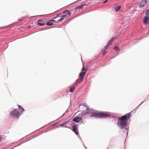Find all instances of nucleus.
Listing matches in <instances>:
<instances>
[{"label":"nucleus","mask_w":149,"mask_h":149,"mask_svg":"<svg viewBox=\"0 0 149 149\" xmlns=\"http://www.w3.org/2000/svg\"><path fill=\"white\" fill-rule=\"evenodd\" d=\"M85 75V72H81L79 74V78L74 84V85L77 86L78 84H80L83 81L84 77Z\"/></svg>","instance_id":"nucleus-4"},{"label":"nucleus","mask_w":149,"mask_h":149,"mask_svg":"<svg viewBox=\"0 0 149 149\" xmlns=\"http://www.w3.org/2000/svg\"><path fill=\"white\" fill-rule=\"evenodd\" d=\"M2 137L0 136V142L1 141V140H2Z\"/></svg>","instance_id":"nucleus-24"},{"label":"nucleus","mask_w":149,"mask_h":149,"mask_svg":"<svg viewBox=\"0 0 149 149\" xmlns=\"http://www.w3.org/2000/svg\"><path fill=\"white\" fill-rule=\"evenodd\" d=\"M131 116V113L118 118V125L121 129L124 128L127 125V121Z\"/></svg>","instance_id":"nucleus-2"},{"label":"nucleus","mask_w":149,"mask_h":149,"mask_svg":"<svg viewBox=\"0 0 149 149\" xmlns=\"http://www.w3.org/2000/svg\"><path fill=\"white\" fill-rule=\"evenodd\" d=\"M75 89V86L74 85L70 87L69 91L71 92H73Z\"/></svg>","instance_id":"nucleus-12"},{"label":"nucleus","mask_w":149,"mask_h":149,"mask_svg":"<svg viewBox=\"0 0 149 149\" xmlns=\"http://www.w3.org/2000/svg\"><path fill=\"white\" fill-rule=\"evenodd\" d=\"M147 0H142L139 3V7L140 8H142L145 6V4H146Z\"/></svg>","instance_id":"nucleus-6"},{"label":"nucleus","mask_w":149,"mask_h":149,"mask_svg":"<svg viewBox=\"0 0 149 149\" xmlns=\"http://www.w3.org/2000/svg\"><path fill=\"white\" fill-rule=\"evenodd\" d=\"M81 71H82L81 72H85V74H86L87 71V69L85 68V67L84 65L81 69Z\"/></svg>","instance_id":"nucleus-14"},{"label":"nucleus","mask_w":149,"mask_h":149,"mask_svg":"<svg viewBox=\"0 0 149 149\" xmlns=\"http://www.w3.org/2000/svg\"><path fill=\"white\" fill-rule=\"evenodd\" d=\"M109 46V45H108V44H107V45H106V46L104 47V48H103V49H107V48H108V46Z\"/></svg>","instance_id":"nucleus-22"},{"label":"nucleus","mask_w":149,"mask_h":149,"mask_svg":"<svg viewBox=\"0 0 149 149\" xmlns=\"http://www.w3.org/2000/svg\"><path fill=\"white\" fill-rule=\"evenodd\" d=\"M10 115L12 117L18 118L19 116V114L16 109H15L11 113Z\"/></svg>","instance_id":"nucleus-5"},{"label":"nucleus","mask_w":149,"mask_h":149,"mask_svg":"<svg viewBox=\"0 0 149 149\" xmlns=\"http://www.w3.org/2000/svg\"><path fill=\"white\" fill-rule=\"evenodd\" d=\"M78 125H73L72 126V130L77 135H78L79 134V132L78 131V127H77Z\"/></svg>","instance_id":"nucleus-7"},{"label":"nucleus","mask_w":149,"mask_h":149,"mask_svg":"<svg viewBox=\"0 0 149 149\" xmlns=\"http://www.w3.org/2000/svg\"><path fill=\"white\" fill-rule=\"evenodd\" d=\"M85 2L86 3H85L84 4H82L80 6H77L75 8L76 10H77V9H79L82 8L83 7V6H85L87 3V1H85Z\"/></svg>","instance_id":"nucleus-10"},{"label":"nucleus","mask_w":149,"mask_h":149,"mask_svg":"<svg viewBox=\"0 0 149 149\" xmlns=\"http://www.w3.org/2000/svg\"><path fill=\"white\" fill-rule=\"evenodd\" d=\"M80 111H82L83 115L89 114L91 113L92 114L90 115L91 117H94L97 118H105L110 116L109 114L103 112H93L94 110L90 109L89 106L86 105L85 104L79 106Z\"/></svg>","instance_id":"nucleus-1"},{"label":"nucleus","mask_w":149,"mask_h":149,"mask_svg":"<svg viewBox=\"0 0 149 149\" xmlns=\"http://www.w3.org/2000/svg\"><path fill=\"white\" fill-rule=\"evenodd\" d=\"M116 38V37H113L110 40H111V41L113 42L115 39Z\"/></svg>","instance_id":"nucleus-23"},{"label":"nucleus","mask_w":149,"mask_h":149,"mask_svg":"<svg viewBox=\"0 0 149 149\" xmlns=\"http://www.w3.org/2000/svg\"><path fill=\"white\" fill-rule=\"evenodd\" d=\"M106 50V49H102V51H101V52L102 53V55H104L106 53V52L105 51Z\"/></svg>","instance_id":"nucleus-15"},{"label":"nucleus","mask_w":149,"mask_h":149,"mask_svg":"<svg viewBox=\"0 0 149 149\" xmlns=\"http://www.w3.org/2000/svg\"><path fill=\"white\" fill-rule=\"evenodd\" d=\"M146 14L147 16L149 15V8L147 10L146 12Z\"/></svg>","instance_id":"nucleus-20"},{"label":"nucleus","mask_w":149,"mask_h":149,"mask_svg":"<svg viewBox=\"0 0 149 149\" xmlns=\"http://www.w3.org/2000/svg\"><path fill=\"white\" fill-rule=\"evenodd\" d=\"M107 1V0H106V1H104V3H106Z\"/></svg>","instance_id":"nucleus-25"},{"label":"nucleus","mask_w":149,"mask_h":149,"mask_svg":"<svg viewBox=\"0 0 149 149\" xmlns=\"http://www.w3.org/2000/svg\"><path fill=\"white\" fill-rule=\"evenodd\" d=\"M63 13L64 15L61 17V18L58 19V22H61L63 20L64 18H67L70 17V11L68 10H66L63 12Z\"/></svg>","instance_id":"nucleus-3"},{"label":"nucleus","mask_w":149,"mask_h":149,"mask_svg":"<svg viewBox=\"0 0 149 149\" xmlns=\"http://www.w3.org/2000/svg\"><path fill=\"white\" fill-rule=\"evenodd\" d=\"M112 42L111 41V40H109L108 42L107 43V44L109 45H111L112 44Z\"/></svg>","instance_id":"nucleus-21"},{"label":"nucleus","mask_w":149,"mask_h":149,"mask_svg":"<svg viewBox=\"0 0 149 149\" xmlns=\"http://www.w3.org/2000/svg\"><path fill=\"white\" fill-rule=\"evenodd\" d=\"M68 123V121L66 122L63 124H60L59 126L61 127H68L66 125Z\"/></svg>","instance_id":"nucleus-11"},{"label":"nucleus","mask_w":149,"mask_h":149,"mask_svg":"<svg viewBox=\"0 0 149 149\" xmlns=\"http://www.w3.org/2000/svg\"><path fill=\"white\" fill-rule=\"evenodd\" d=\"M42 21L41 20H39L37 22V24L40 26H42L43 25H44L45 24L43 23H41L40 22Z\"/></svg>","instance_id":"nucleus-13"},{"label":"nucleus","mask_w":149,"mask_h":149,"mask_svg":"<svg viewBox=\"0 0 149 149\" xmlns=\"http://www.w3.org/2000/svg\"><path fill=\"white\" fill-rule=\"evenodd\" d=\"M19 109L22 112H23L24 111V109L20 105H18Z\"/></svg>","instance_id":"nucleus-17"},{"label":"nucleus","mask_w":149,"mask_h":149,"mask_svg":"<svg viewBox=\"0 0 149 149\" xmlns=\"http://www.w3.org/2000/svg\"><path fill=\"white\" fill-rule=\"evenodd\" d=\"M82 119L81 117L76 116L73 119V120L76 122L78 123Z\"/></svg>","instance_id":"nucleus-8"},{"label":"nucleus","mask_w":149,"mask_h":149,"mask_svg":"<svg viewBox=\"0 0 149 149\" xmlns=\"http://www.w3.org/2000/svg\"><path fill=\"white\" fill-rule=\"evenodd\" d=\"M53 24V23L50 22H48L46 23V24L47 25H52Z\"/></svg>","instance_id":"nucleus-19"},{"label":"nucleus","mask_w":149,"mask_h":149,"mask_svg":"<svg viewBox=\"0 0 149 149\" xmlns=\"http://www.w3.org/2000/svg\"><path fill=\"white\" fill-rule=\"evenodd\" d=\"M114 50H116L117 51H119V47H118L117 46H115L114 47Z\"/></svg>","instance_id":"nucleus-18"},{"label":"nucleus","mask_w":149,"mask_h":149,"mask_svg":"<svg viewBox=\"0 0 149 149\" xmlns=\"http://www.w3.org/2000/svg\"><path fill=\"white\" fill-rule=\"evenodd\" d=\"M149 22V17L147 16H145L143 18V23L145 24H146Z\"/></svg>","instance_id":"nucleus-9"},{"label":"nucleus","mask_w":149,"mask_h":149,"mask_svg":"<svg viewBox=\"0 0 149 149\" xmlns=\"http://www.w3.org/2000/svg\"><path fill=\"white\" fill-rule=\"evenodd\" d=\"M120 8H121V6H118L117 7L115 8L116 11L117 12L118 11L120 10Z\"/></svg>","instance_id":"nucleus-16"}]
</instances>
